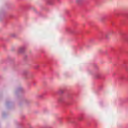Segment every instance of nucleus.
Masks as SVG:
<instances>
[{"instance_id": "1", "label": "nucleus", "mask_w": 128, "mask_h": 128, "mask_svg": "<svg viewBox=\"0 0 128 128\" xmlns=\"http://www.w3.org/2000/svg\"><path fill=\"white\" fill-rule=\"evenodd\" d=\"M100 74H96V75H95V78H100Z\"/></svg>"}, {"instance_id": "2", "label": "nucleus", "mask_w": 128, "mask_h": 128, "mask_svg": "<svg viewBox=\"0 0 128 128\" xmlns=\"http://www.w3.org/2000/svg\"><path fill=\"white\" fill-rule=\"evenodd\" d=\"M66 32H68L70 30V28H66Z\"/></svg>"}, {"instance_id": "3", "label": "nucleus", "mask_w": 128, "mask_h": 128, "mask_svg": "<svg viewBox=\"0 0 128 128\" xmlns=\"http://www.w3.org/2000/svg\"><path fill=\"white\" fill-rule=\"evenodd\" d=\"M106 38H108V36H106Z\"/></svg>"}, {"instance_id": "4", "label": "nucleus", "mask_w": 128, "mask_h": 128, "mask_svg": "<svg viewBox=\"0 0 128 128\" xmlns=\"http://www.w3.org/2000/svg\"><path fill=\"white\" fill-rule=\"evenodd\" d=\"M76 0V2H78V0Z\"/></svg>"}]
</instances>
